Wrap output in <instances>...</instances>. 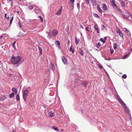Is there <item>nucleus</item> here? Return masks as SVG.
Returning a JSON list of instances; mask_svg holds the SVG:
<instances>
[{
	"mask_svg": "<svg viewBox=\"0 0 132 132\" xmlns=\"http://www.w3.org/2000/svg\"><path fill=\"white\" fill-rule=\"evenodd\" d=\"M12 91L14 92L16 94L17 93V90L15 88H12Z\"/></svg>",
	"mask_w": 132,
	"mask_h": 132,
	"instance_id": "nucleus-17",
	"label": "nucleus"
},
{
	"mask_svg": "<svg viewBox=\"0 0 132 132\" xmlns=\"http://www.w3.org/2000/svg\"><path fill=\"white\" fill-rule=\"evenodd\" d=\"M71 2L73 4L75 0H70Z\"/></svg>",
	"mask_w": 132,
	"mask_h": 132,
	"instance_id": "nucleus-42",
	"label": "nucleus"
},
{
	"mask_svg": "<svg viewBox=\"0 0 132 132\" xmlns=\"http://www.w3.org/2000/svg\"><path fill=\"white\" fill-rule=\"evenodd\" d=\"M33 6L32 5L30 6H29V9L30 10H31L33 9Z\"/></svg>",
	"mask_w": 132,
	"mask_h": 132,
	"instance_id": "nucleus-40",
	"label": "nucleus"
},
{
	"mask_svg": "<svg viewBox=\"0 0 132 132\" xmlns=\"http://www.w3.org/2000/svg\"><path fill=\"white\" fill-rule=\"evenodd\" d=\"M13 16L12 17V18H11V19L10 20V24H11L12 23V21L13 20Z\"/></svg>",
	"mask_w": 132,
	"mask_h": 132,
	"instance_id": "nucleus-38",
	"label": "nucleus"
},
{
	"mask_svg": "<svg viewBox=\"0 0 132 132\" xmlns=\"http://www.w3.org/2000/svg\"><path fill=\"white\" fill-rule=\"evenodd\" d=\"M127 76L126 75H122V77L123 78L125 79L127 77Z\"/></svg>",
	"mask_w": 132,
	"mask_h": 132,
	"instance_id": "nucleus-33",
	"label": "nucleus"
},
{
	"mask_svg": "<svg viewBox=\"0 0 132 132\" xmlns=\"http://www.w3.org/2000/svg\"><path fill=\"white\" fill-rule=\"evenodd\" d=\"M52 128L54 129L56 131H59L58 129L56 127H54V126H53L52 127Z\"/></svg>",
	"mask_w": 132,
	"mask_h": 132,
	"instance_id": "nucleus-28",
	"label": "nucleus"
},
{
	"mask_svg": "<svg viewBox=\"0 0 132 132\" xmlns=\"http://www.w3.org/2000/svg\"><path fill=\"white\" fill-rule=\"evenodd\" d=\"M29 92L27 89L24 91L23 93V97L24 101H26V99L28 96Z\"/></svg>",
	"mask_w": 132,
	"mask_h": 132,
	"instance_id": "nucleus-2",
	"label": "nucleus"
},
{
	"mask_svg": "<svg viewBox=\"0 0 132 132\" xmlns=\"http://www.w3.org/2000/svg\"><path fill=\"white\" fill-rule=\"evenodd\" d=\"M91 1L93 5L95 6L96 4V3L95 0H91Z\"/></svg>",
	"mask_w": 132,
	"mask_h": 132,
	"instance_id": "nucleus-16",
	"label": "nucleus"
},
{
	"mask_svg": "<svg viewBox=\"0 0 132 132\" xmlns=\"http://www.w3.org/2000/svg\"><path fill=\"white\" fill-rule=\"evenodd\" d=\"M116 32L117 33H118V32L120 31V30L119 28H118L117 27H116Z\"/></svg>",
	"mask_w": 132,
	"mask_h": 132,
	"instance_id": "nucleus-31",
	"label": "nucleus"
},
{
	"mask_svg": "<svg viewBox=\"0 0 132 132\" xmlns=\"http://www.w3.org/2000/svg\"><path fill=\"white\" fill-rule=\"evenodd\" d=\"M123 30L125 32L127 33L128 36H130L131 34L130 31L126 28H123Z\"/></svg>",
	"mask_w": 132,
	"mask_h": 132,
	"instance_id": "nucleus-4",
	"label": "nucleus"
},
{
	"mask_svg": "<svg viewBox=\"0 0 132 132\" xmlns=\"http://www.w3.org/2000/svg\"><path fill=\"white\" fill-rule=\"evenodd\" d=\"M111 3H112V6L114 8L117 9V7L115 4V1L114 0H110Z\"/></svg>",
	"mask_w": 132,
	"mask_h": 132,
	"instance_id": "nucleus-5",
	"label": "nucleus"
},
{
	"mask_svg": "<svg viewBox=\"0 0 132 132\" xmlns=\"http://www.w3.org/2000/svg\"><path fill=\"white\" fill-rule=\"evenodd\" d=\"M49 114V116L51 117H52L55 116V114L54 112H50Z\"/></svg>",
	"mask_w": 132,
	"mask_h": 132,
	"instance_id": "nucleus-13",
	"label": "nucleus"
},
{
	"mask_svg": "<svg viewBox=\"0 0 132 132\" xmlns=\"http://www.w3.org/2000/svg\"><path fill=\"white\" fill-rule=\"evenodd\" d=\"M47 36L49 38H51L50 34V33L48 34Z\"/></svg>",
	"mask_w": 132,
	"mask_h": 132,
	"instance_id": "nucleus-44",
	"label": "nucleus"
},
{
	"mask_svg": "<svg viewBox=\"0 0 132 132\" xmlns=\"http://www.w3.org/2000/svg\"><path fill=\"white\" fill-rule=\"evenodd\" d=\"M128 55V54H127V55H125L124 56V57H123V58H125Z\"/></svg>",
	"mask_w": 132,
	"mask_h": 132,
	"instance_id": "nucleus-50",
	"label": "nucleus"
},
{
	"mask_svg": "<svg viewBox=\"0 0 132 132\" xmlns=\"http://www.w3.org/2000/svg\"><path fill=\"white\" fill-rule=\"evenodd\" d=\"M62 131H63V130L62 129Z\"/></svg>",
	"mask_w": 132,
	"mask_h": 132,
	"instance_id": "nucleus-60",
	"label": "nucleus"
},
{
	"mask_svg": "<svg viewBox=\"0 0 132 132\" xmlns=\"http://www.w3.org/2000/svg\"><path fill=\"white\" fill-rule=\"evenodd\" d=\"M16 100L17 101H19L20 100V96L19 95V94H17L16 96Z\"/></svg>",
	"mask_w": 132,
	"mask_h": 132,
	"instance_id": "nucleus-22",
	"label": "nucleus"
},
{
	"mask_svg": "<svg viewBox=\"0 0 132 132\" xmlns=\"http://www.w3.org/2000/svg\"><path fill=\"white\" fill-rule=\"evenodd\" d=\"M95 30H99L98 28H97V27L96 28H95Z\"/></svg>",
	"mask_w": 132,
	"mask_h": 132,
	"instance_id": "nucleus-52",
	"label": "nucleus"
},
{
	"mask_svg": "<svg viewBox=\"0 0 132 132\" xmlns=\"http://www.w3.org/2000/svg\"><path fill=\"white\" fill-rule=\"evenodd\" d=\"M12 132H13V131H12Z\"/></svg>",
	"mask_w": 132,
	"mask_h": 132,
	"instance_id": "nucleus-61",
	"label": "nucleus"
},
{
	"mask_svg": "<svg viewBox=\"0 0 132 132\" xmlns=\"http://www.w3.org/2000/svg\"><path fill=\"white\" fill-rule=\"evenodd\" d=\"M118 10L120 12H121L122 11L120 9H118Z\"/></svg>",
	"mask_w": 132,
	"mask_h": 132,
	"instance_id": "nucleus-54",
	"label": "nucleus"
},
{
	"mask_svg": "<svg viewBox=\"0 0 132 132\" xmlns=\"http://www.w3.org/2000/svg\"><path fill=\"white\" fill-rule=\"evenodd\" d=\"M97 33H99V30H97Z\"/></svg>",
	"mask_w": 132,
	"mask_h": 132,
	"instance_id": "nucleus-56",
	"label": "nucleus"
},
{
	"mask_svg": "<svg viewBox=\"0 0 132 132\" xmlns=\"http://www.w3.org/2000/svg\"><path fill=\"white\" fill-rule=\"evenodd\" d=\"M62 6L61 8L55 13V14L57 15H59L61 14L62 12Z\"/></svg>",
	"mask_w": 132,
	"mask_h": 132,
	"instance_id": "nucleus-9",
	"label": "nucleus"
},
{
	"mask_svg": "<svg viewBox=\"0 0 132 132\" xmlns=\"http://www.w3.org/2000/svg\"><path fill=\"white\" fill-rule=\"evenodd\" d=\"M21 59V57L20 56H18L16 57L15 56L12 55L11 56V61L12 64L15 65L20 63Z\"/></svg>",
	"mask_w": 132,
	"mask_h": 132,
	"instance_id": "nucleus-1",
	"label": "nucleus"
},
{
	"mask_svg": "<svg viewBox=\"0 0 132 132\" xmlns=\"http://www.w3.org/2000/svg\"><path fill=\"white\" fill-rule=\"evenodd\" d=\"M79 5V4L78 3L77 4V5L78 6Z\"/></svg>",
	"mask_w": 132,
	"mask_h": 132,
	"instance_id": "nucleus-57",
	"label": "nucleus"
},
{
	"mask_svg": "<svg viewBox=\"0 0 132 132\" xmlns=\"http://www.w3.org/2000/svg\"><path fill=\"white\" fill-rule=\"evenodd\" d=\"M111 54L113 52V50H112V51L111 50Z\"/></svg>",
	"mask_w": 132,
	"mask_h": 132,
	"instance_id": "nucleus-55",
	"label": "nucleus"
},
{
	"mask_svg": "<svg viewBox=\"0 0 132 132\" xmlns=\"http://www.w3.org/2000/svg\"><path fill=\"white\" fill-rule=\"evenodd\" d=\"M100 43H97V47L98 48H99L100 47Z\"/></svg>",
	"mask_w": 132,
	"mask_h": 132,
	"instance_id": "nucleus-32",
	"label": "nucleus"
},
{
	"mask_svg": "<svg viewBox=\"0 0 132 132\" xmlns=\"http://www.w3.org/2000/svg\"><path fill=\"white\" fill-rule=\"evenodd\" d=\"M130 16L132 18V15H130Z\"/></svg>",
	"mask_w": 132,
	"mask_h": 132,
	"instance_id": "nucleus-58",
	"label": "nucleus"
},
{
	"mask_svg": "<svg viewBox=\"0 0 132 132\" xmlns=\"http://www.w3.org/2000/svg\"><path fill=\"white\" fill-rule=\"evenodd\" d=\"M86 3L87 4H88L89 3V0H86Z\"/></svg>",
	"mask_w": 132,
	"mask_h": 132,
	"instance_id": "nucleus-43",
	"label": "nucleus"
},
{
	"mask_svg": "<svg viewBox=\"0 0 132 132\" xmlns=\"http://www.w3.org/2000/svg\"><path fill=\"white\" fill-rule=\"evenodd\" d=\"M97 10L100 13H102V10H101L100 7L98 5H97Z\"/></svg>",
	"mask_w": 132,
	"mask_h": 132,
	"instance_id": "nucleus-15",
	"label": "nucleus"
},
{
	"mask_svg": "<svg viewBox=\"0 0 132 132\" xmlns=\"http://www.w3.org/2000/svg\"><path fill=\"white\" fill-rule=\"evenodd\" d=\"M5 16L6 18L8 20L9 19V17H6V14L5 13Z\"/></svg>",
	"mask_w": 132,
	"mask_h": 132,
	"instance_id": "nucleus-46",
	"label": "nucleus"
},
{
	"mask_svg": "<svg viewBox=\"0 0 132 132\" xmlns=\"http://www.w3.org/2000/svg\"><path fill=\"white\" fill-rule=\"evenodd\" d=\"M70 51H72V53H74V50L72 49V46H71L70 49Z\"/></svg>",
	"mask_w": 132,
	"mask_h": 132,
	"instance_id": "nucleus-30",
	"label": "nucleus"
},
{
	"mask_svg": "<svg viewBox=\"0 0 132 132\" xmlns=\"http://www.w3.org/2000/svg\"><path fill=\"white\" fill-rule=\"evenodd\" d=\"M79 53L81 55H83L84 53H83V51H82V50L80 49V50L79 51Z\"/></svg>",
	"mask_w": 132,
	"mask_h": 132,
	"instance_id": "nucleus-27",
	"label": "nucleus"
},
{
	"mask_svg": "<svg viewBox=\"0 0 132 132\" xmlns=\"http://www.w3.org/2000/svg\"><path fill=\"white\" fill-rule=\"evenodd\" d=\"M99 66L100 68L101 69H102L103 67L102 66L100 65H99Z\"/></svg>",
	"mask_w": 132,
	"mask_h": 132,
	"instance_id": "nucleus-48",
	"label": "nucleus"
},
{
	"mask_svg": "<svg viewBox=\"0 0 132 132\" xmlns=\"http://www.w3.org/2000/svg\"><path fill=\"white\" fill-rule=\"evenodd\" d=\"M80 28H82V29H83L84 28L81 25H80Z\"/></svg>",
	"mask_w": 132,
	"mask_h": 132,
	"instance_id": "nucleus-47",
	"label": "nucleus"
},
{
	"mask_svg": "<svg viewBox=\"0 0 132 132\" xmlns=\"http://www.w3.org/2000/svg\"><path fill=\"white\" fill-rule=\"evenodd\" d=\"M38 49L39 50V51L41 54H42L43 50L39 46L38 47Z\"/></svg>",
	"mask_w": 132,
	"mask_h": 132,
	"instance_id": "nucleus-19",
	"label": "nucleus"
},
{
	"mask_svg": "<svg viewBox=\"0 0 132 132\" xmlns=\"http://www.w3.org/2000/svg\"><path fill=\"white\" fill-rule=\"evenodd\" d=\"M122 17H123V18H125V19H127V18H126V17H125V15H124V14H122Z\"/></svg>",
	"mask_w": 132,
	"mask_h": 132,
	"instance_id": "nucleus-45",
	"label": "nucleus"
},
{
	"mask_svg": "<svg viewBox=\"0 0 132 132\" xmlns=\"http://www.w3.org/2000/svg\"><path fill=\"white\" fill-rule=\"evenodd\" d=\"M15 95V94L14 93H12L11 94H10L9 95V97L10 98H11L13 97Z\"/></svg>",
	"mask_w": 132,
	"mask_h": 132,
	"instance_id": "nucleus-18",
	"label": "nucleus"
},
{
	"mask_svg": "<svg viewBox=\"0 0 132 132\" xmlns=\"http://www.w3.org/2000/svg\"><path fill=\"white\" fill-rule=\"evenodd\" d=\"M12 0H8V2H10Z\"/></svg>",
	"mask_w": 132,
	"mask_h": 132,
	"instance_id": "nucleus-51",
	"label": "nucleus"
},
{
	"mask_svg": "<svg viewBox=\"0 0 132 132\" xmlns=\"http://www.w3.org/2000/svg\"><path fill=\"white\" fill-rule=\"evenodd\" d=\"M18 14H19V12L18 11L16 12Z\"/></svg>",
	"mask_w": 132,
	"mask_h": 132,
	"instance_id": "nucleus-59",
	"label": "nucleus"
},
{
	"mask_svg": "<svg viewBox=\"0 0 132 132\" xmlns=\"http://www.w3.org/2000/svg\"><path fill=\"white\" fill-rule=\"evenodd\" d=\"M102 5L103 10L105 11L106 10H107V7L106 5L105 4H103Z\"/></svg>",
	"mask_w": 132,
	"mask_h": 132,
	"instance_id": "nucleus-12",
	"label": "nucleus"
},
{
	"mask_svg": "<svg viewBox=\"0 0 132 132\" xmlns=\"http://www.w3.org/2000/svg\"><path fill=\"white\" fill-rule=\"evenodd\" d=\"M58 32L57 31L55 30L54 29L52 32V33L53 36H55L57 34Z\"/></svg>",
	"mask_w": 132,
	"mask_h": 132,
	"instance_id": "nucleus-7",
	"label": "nucleus"
},
{
	"mask_svg": "<svg viewBox=\"0 0 132 132\" xmlns=\"http://www.w3.org/2000/svg\"><path fill=\"white\" fill-rule=\"evenodd\" d=\"M123 107L124 109L126 112L127 113H129V111L126 104H124V105L123 106Z\"/></svg>",
	"mask_w": 132,
	"mask_h": 132,
	"instance_id": "nucleus-6",
	"label": "nucleus"
},
{
	"mask_svg": "<svg viewBox=\"0 0 132 132\" xmlns=\"http://www.w3.org/2000/svg\"><path fill=\"white\" fill-rule=\"evenodd\" d=\"M55 45L59 48L60 47V44L59 41L56 40L55 42Z\"/></svg>",
	"mask_w": 132,
	"mask_h": 132,
	"instance_id": "nucleus-10",
	"label": "nucleus"
},
{
	"mask_svg": "<svg viewBox=\"0 0 132 132\" xmlns=\"http://www.w3.org/2000/svg\"><path fill=\"white\" fill-rule=\"evenodd\" d=\"M16 43V42L15 41H14L13 43L12 44V45H13V47L14 48H15V43Z\"/></svg>",
	"mask_w": 132,
	"mask_h": 132,
	"instance_id": "nucleus-34",
	"label": "nucleus"
},
{
	"mask_svg": "<svg viewBox=\"0 0 132 132\" xmlns=\"http://www.w3.org/2000/svg\"><path fill=\"white\" fill-rule=\"evenodd\" d=\"M79 41V39H77L76 37L75 38V43L76 45H77Z\"/></svg>",
	"mask_w": 132,
	"mask_h": 132,
	"instance_id": "nucleus-25",
	"label": "nucleus"
},
{
	"mask_svg": "<svg viewBox=\"0 0 132 132\" xmlns=\"http://www.w3.org/2000/svg\"><path fill=\"white\" fill-rule=\"evenodd\" d=\"M121 6L123 7H125V2L122 1H120Z\"/></svg>",
	"mask_w": 132,
	"mask_h": 132,
	"instance_id": "nucleus-11",
	"label": "nucleus"
},
{
	"mask_svg": "<svg viewBox=\"0 0 132 132\" xmlns=\"http://www.w3.org/2000/svg\"><path fill=\"white\" fill-rule=\"evenodd\" d=\"M85 30L86 31H89V27H86Z\"/></svg>",
	"mask_w": 132,
	"mask_h": 132,
	"instance_id": "nucleus-41",
	"label": "nucleus"
},
{
	"mask_svg": "<svg viewBox=\"0 0 132 132\" xmlns=\"http://www.w3.org/2000/svg\"><path fill=\"white\" fill-rule=\"evenodd\" d=\"M39 17L40 19V20L41 21L43 22V19L42 17V16H39Z\"/></svg>",
	"mask_w": 132,
	"mask_h": 132,
	"instance_id": "nucleus-39",
	"label": "nucleus"
},
{
	"mask_svg": "<svg viewBox=\"0 0 132 132\" xmlns=\"http://www.w3.org/2000/svg\"><path fill=\"white\" fill-rule=\"evenodd\" d=\"M102 27H103V28H104V29L105 28V27L104 25H102Z\"/></svg>",
	"mask_w": 132,
	"mask_h": 132,
	"instance_id": "nucleus-53",
	"label": "nucleus"
},
{
	"mask_svg": "<svg viewBox=\"0 0 132 132\" xmlns=\"http://www.w3.org/2000/svg\"><path fill=\"white\" fill-rule=\"evenodd\" d=\"M50 68L54 70L55 68V67L52 62H51Z\"/></svg>",
	"mask_w": 132,
	"mask_h": 132,
	"instance_id": "nucleus-14",
	"label": "nucleus"
},
{
	"mask_svg": "<svg viewBox=\"0 0 132 132\" xmlns=\"http://www.w3.org/2000/svg\"><path fill=\"white\" fill-rule=\"evenodd\" d=\"M94 16L96 18H99L100 17L99 15L97 14L96 13H94L93 14Z\"/></svg>",
	"mask_w": 132,
	"mask_h": 132,
	"instance_id": "nucleus-29",
	"label": "nucleus"
},
{
	"mask_svg": "<svg viewBox=\"0 0 132 132\" xmlns=\"http://www.w3.org/2000/svg\"><path fill=\"white\" fill-rule=\"evenodd\" d=\"M117 44L116 43H114V45H113L114 49L115 50H116L117 47Z\"/></svg>",
	"mask_w": 132,
	"mask_h": 132,
	"instance_id": "nucleus-20",
	"label": "nucleus"
},
{
	"mask_svg": "<svg viewBox=\"0 0 132 132\" xmlns=\"http://www.w3.org/2000/svg\"><path fill=\"white\" fill-rule=\"evenodd\" d=\"M97 24H95V26H94V28L95 29V28H97Z\"/></svg>",
	"mask_w": 132,
	"mask_h": 132,
	"instance_id": "nucleus-49",
	"label": "nucleus"
},
{
	"mask_svg": "<svg viewBox=\"0 0 132 132\" xmlns=\"http://www.w3.org/2000/svg\"><path fill=\"white\" fill-rule=\"evenodd\" d=\"M100 40L101 41V42H103V43H105V40H104L102 38H101L100 39Z\"/></svg>",
	"mask_w": 132,
	"mask_h": 132,
	"instance_id": "nucleus-36",
	"label": "nucleus"
},
{
	"mask_svg": "<svg viewBox=\"0 0 132 132\" xmlns=\"http://www.w3.org/2000/svg\"><path fill=\"white\" fill-rule=\"evenodd\" d=\"M23 34L21 33V32H20L19 33L18 35L17 36V37H21L23 36Z\"/></svg>",
	"mask_w": 132,
	"mask_h": 132,
	"instance_id": "nucleus-24",
	"label": "nucleus"
},
{
	"mask_svg": "<svg viewBox=\"0 0 132 132\" xmlns=\"http://www.w3.org/2000/svg\"><path fill=\"white\" fill-rule=\"evenodd\" d=\"M81 84L84 85L85 87H86L87 85V83L85 82H84L82 83Z\"/></svg>",
	"mask_w": 132,
	"mask_h": 132,
	"instance_id": "nucleus-21",
	"label": "nucleus"
},
{
	"mask_svg": "<svg viewBox=\"0 0 132 132\" xmlns=\"http://www.w3.org/2000/svg\"><path fill=\"white\" fill-rule=\"evenodd\" d=\"M118 33L121 37L122 38H123V35L121 31L118 32V33Z\"/></svg>",
	"mask_w": 132,
	"mask_h": 132,
	"instance_id": "nucleus-23",
	"label": "nucleus"
},
{
	"mask_svg": "<svg viewBox=\"0 0 132 132\" xmlns=\"http://www.w3.org/2000/svg\"><path fill=\"white\" fill-rule=\"evenodd\" d=\"M62 59L63 62L64 64L67 63V59L64 56H62Z\"/></svg>",
	"mask_w": 132,
	"mask_h": 132,
	"instance_id": "nucleus-8",
	"label": "nucleus"
},
{
	"mask_svg": "<svg viewBox=\"0 0 132 132\" xmlns=\"http://www.w3.org/2000/svg\"><path fill=\"white\" fill-rule=\"evenodd\" d=\"M34 11L35 13H38V10L37 9H36V8L34 9Z\"/></svg>",
	"mask_w": 132,
	"mask_h": 132,
	"instance_id": "nucleus-37",
	"label": "nucleus"
},
{
	"mask_svg": "<svg viewBox=\"0 0 132 132\" xmlns=\"http://www.w3.org/2000/svg\"><path fill=\"white\" fill-rule=\"evenodd\" d=\"M117 100L119 102V103L123 106L124 105V104H126L122 101V100L120 98L119 96L117 97Z\"/></svg>",
	"mask_w": 132,
	"mask_h": 132,
	"instance_id": "nucleus-3",
	"label": "nucleus"
},
{
	"mask_svg": "<svg viewBox=\"0 0 132 132\" xmlns=\"http://www.w3.org/2000/svg\"><path fill=\"white\" fill-rule=\"evenodd\" d=\"M6 96L5 95L2 96V97L1 98V100H3L6 98Z\"/></svg>",
	"mask_w": 132,
	"mask_h": 132,
	"instance_id": "nucleus-26",
	"label": "nucleus"
},
{
	"mask_svg": "<svg viewBox=\"0 0 132 132\" xmlns=\"http://www.w3.org/2000/svg\"><path fill=\"white\" fill-rule=\"evenodd\" d=\"M19 26L20 28H21L22 27V25L21 24L20 21H19V22L18 23Z\"/></svg>",
	"mask_w": 132,
	"mask_h": 132,
	"instance_id": "nucleus-35",
	"label": "nucleus"
}]
</instances>
